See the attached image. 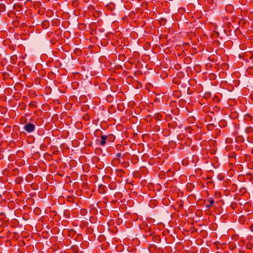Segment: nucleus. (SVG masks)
Here are the masks:
<instances>
[{"label": "nucleus", "instance_id": "3", "mask_svg": "<svg viewBox=\"0 0 253 253\" xmlns=\"http://www.w3.org/2000/svg\"><path fill=\"white\" fill-rule=\"evenodd\" d=\"M98 191L101 194H104L106 191V187L103 185H99L98 187Z\"/></svg>", "mask_w": 253, "mask_h": 253}, {"label": "nucleus", "instance_id": "6", "mask_svg": "<svg viewBox=\"0 0 253 253\" xmlns=\"http://www.w3.org/2000/svg\"><path fill=\"white\" fill-rule=\"evenodd\" d=\"M245 132L247 133H250L253 132V128L252 126H248L245 128Z\"/></svg>", "mask_w": 253, "mask_h": 253}, {"label": "nucleus", "instance_id": "12", "mask_svg": "<svg viewBox=\"0 0 253 253\" xmlns=\"http://www.w3.org/2000/svg\"><path fill=\"white\" fill-rule=\"evenodd\" d=\"M182 206H183V205L182 204L179 205V207H182Z\"/></svg>", "mask_w": 253, "mask_h": 253}, {"label": "nucleus", "instance_id": "10", "mask_svg": "<svg viewBox=\"0 0 253 253\" xmlns=\"http://www.w3.org/2000/svg\"><path fill=\"white\" fill-rule=\"evenodd\" d=\"M67 199L68 201H71V200L73 199V198L72 197H70V196H68Z\"/></svg>", "mask_w": 253, "mask_h": 253}, {"label": "nucleus", "instance_id": "1", "mask_svg": "<svg viewBox=\"0 0 253 253\" xmlns=\"http://www.w3.org/2000/svg\"><path fill=\"white\" fill-rule=\"evenodd\" d=\"M112 136L111 135H103L101 136L100 140L99 141V145L101 146H104L107 142V140H108L109 141L110 138H111Z\"/></svg>", "mask_w": 253, "mask_h": 253}, {"label": "nucleus", "instance_id": "8", "mask_svg": "<svg viewBox=\"0 0 253 253\" xmlns=\"http://www.w3.org/2000/svg\"><path fill=\"white\" fill-rule=\"evenodd\" d=\"M246 119H251V115L247 114L245 115Z\"/></svg>", "mask_w": 253, "mask_h": 253}, {"label": "nucleus", "instance_id": "11", "mask_svg": "<svg viewBox=\"0 0 253 253\" xmlns=\"http://www.w3.org/2000/svg\"><path fill=\"white\" fill-rule=\"evenodd\" d=\"M4 5L3 4H0V10L3 9L4 8Z\"/></svg>", "mask_w": 253, "mask_h": 253}, {"label": "nucleus", "instance_id": "2", "mask_svg": "<svg viewBox=\"0 0 253 253\" xmlns=\"http://www.w3.org/2000/svg\"><path fill=\"white\" fill-rule=\"evenodd\" d=\"M35 129V126L31 123H28L24 126V129L28 133L33 132Z\"/></svg>", "mask_w": 253, "mask_h": 253}, {"label": "nucleus", "instance_id": "5", "mask_svg": "<svg viewBox=\"0 0 253 253\" xmlns=\"http://www.w3.org/2000/svg\"><path fill=\"white\" fill-rule=\"evenodd\" d=\"M124 174V171L121 169H116V174L118 176L122 177Z\"/></svg>", "mask_w": 253, "mask_h": 253}, {"label": "nucleus", "instance_id": "9", "mask_svg": "<svg viewBox=\"0 0 253 253\" xmlns=\"http://www.w3.org/2000/svg\"><path fill=\"white\" fill-rule=\"evenodd\" d=\"M116 156L118 158H121L122 156V154L121 153H118L116 154Z\"/></svg>", "mask_w": 253, "mask_h": 253}, {"label": "nucleus", "instance_id": "4", "mask_svg": "<svg viewBox=\"0 0 253 253\" xmlns=\"http://www.w3.org/2000/svg\"><path fill=\"white\" fill-rule=\"evenodd\" d=\"M208 201L209 202V204L207 205L206 207L207 208L210 209L213 206V204L214 203V200L213 198H210L208 199Z\"/></svg>", "mask_w": 253, "mask_h": 253}, {"label": "nucleus", "instance_id": "7", "mask_svg": "<svg viewBox=\"0 0 253 253\" xmlns=\"http://www.w3.org/2000/svg\"><path fill=\"white\" fill-rule=\"evenodd\" d=\"M15 8L18 11H20L21 9V6L20 5H17V6H15Z\"/></svg>", "mask_w": 253, "mask_h": 253}]
</instances>
